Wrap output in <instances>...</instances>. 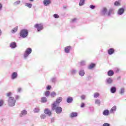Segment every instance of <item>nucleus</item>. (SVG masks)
Returning a JSON list of instances; mask_svg holds the SVG:
<instances>
[{
    "label": "nucleus",
    "mask_w": 126,
    "mask_h": 126,
    "mask_svg": "<svg viewBox=\"0 0 126 126\" xmlns=\"http://www.w3.org/2000/svg\"><path fill=\"white\" fill-rule=\"evenodd\" d=\"M18 29V27H16L15 28H14L13 30L11 31V33L12 34H14L16 32H17V30Z\"/></svg>",
    "instance_id": "nucleus-32"
},
{
    "label": "nucleus",
    "mask_w": 126,
    "mask_h": 126,
    "mask_svg": "<svg viewBox=\"0 0 126 126\" xmlns=\"http://www.w3.org/2000/svg\"><path fill=\"white\" fill-rule=\"evenodd\" d=\"M47 101L48 99L45 96L42 97L40 100V102L43 103H47Z\"/></svg>",
    "instance_id": "nucleus-25"
},
{
    "label": "nucleus",
    "mask_w": 126,
    "mask_h": 126,
    "mask_svg": "<svg viewBox=\"0 0 126 126\" xmlns=\"http://www.w3.org/2000/svg\"><path fill=\"white\" fill-rule=\"evenodd\" d=\"M117 79V80H120V79H121V76L118 77Z\"/></svg>",
    "instance_id": "nucleus-57"
},
{
    "label": "nucleus",
    "mask_w": 126,
    "mask_h": 126,
    "mask_svg": "<svg viewBox=\"0 0 126 126\" xmlns=\"http://www.w3.org/2000/svg\"><path fill=\"white\" fill-rule=\"evenodd\" d=\"M3 105V100H0V107H2Z\"/></svg>",
    "instance_id": "nucleus-45"
},
{
    "label": "nucleus",
    "mask_w": 126,
    "mask_h": 126,
    "mask_svg": "<svg viewBox=\"0 0 126 126\" xmlns=\"http://www.w3.org/2000/svg\"><path fill=\"white\" fill-rule=\"evenodd\" d=\"M20 98V96L19 95H16L15 96V99L16 100H19V98Z\"/></svg>",
    "instance_id": "nucleus-51"
},
{
    "label": "nucleus",
    "mask_w": 126,
    "mask_h": 126,
    "mask_svg": "<svg viewBox=\"0 0 126 126\" xmlns=\"http://www.w3.org/2000/svg\"><path fill=\"white\" fill-rule=\"evenodd\" d=\"M70 50H71V46H68L64 48V52L66 54H68L70 52Z\"/></svg>",
    "instance_id": "nucleus-16"
},
{
    "label": "nucleus",
    "mask_w": 126,
    "mask_h": 126,
    "mask_svg": "<svg viewBox=\"0 0 126 126\" xmlns=\"http://www.w3.org/2000/svg\"><path fill=\"white\" fill-rule=\"evenodd\" d=\"M57 80L58 79L57 78V76H54L50 79V82L55 84L57 82Z\"/></svg>",
    "instance_id": "nucleus-17"
},
{
    "label": "nucleus",
    "mask_w": 126,
    "mask_h": 126,
    "mask_svg": "<svg viewBox=\"0 0 126 126\" xmlns=\"http://www.w3.org/2000/svg\"><path fill=\"white\" fill-rule=\"evenodd\" d=\"M81 65H85V61H82L80 63Z\"/></svg>",
    "instance_id": "nucleus-48"
},
{
    "label": "nucleus",
    "mask_w": 126,
    "mask_h": 126,
    "mask_svg": "<svg viewBox=\"0 0 126 126\" xmlns=\"http://www.w3.org/2000/svg\"><path fill=\"white\" fill-rule=\"evenodd\" d=\"M2 9V4L0 3V11Z\"/></svg>",
    "instance_id": "nucleus-53"
},
{
    "label": "nucleus",
    "mask_w": 126,
    "mask_h": 126,
    "mask_svg": "<svg viewBox=\"0 0 126 126\" xmlns=\"http://www.w3.org/2000/svg\"><path fill=\"white\" fill-rule=\"evenodd\" d=\"M34 27L36 29L37 32H40L44 29V25L43 24H36Z\"/></svg>",
    "instance_id": "nucleus-5"
},
{
    "label": "nucleus",
    "mask_w": 126,
    "mask_h": 126,
    "mask_svg": "<svg viewBox=\"0 0 126 126\" xmlns=\"http://www.w3.org/2000/svg\"><path fill=\"white\" fill-rule=\"evenodd\" d=\"M51 94V92L50 91H46L45 93V96L46 97H49Z\"/></svg>",
    "instance_id": "nucleus-35"
},
{
    "label": "nucleus",
    "mask_w": 126,
    "mask_h": 126,
    "mask_svg": "<svg viewBox=\"0 0 126 126\" xmlns=\"http://www.w3.org/2000/svg\"><path fill=\"white\" fill-rule=\"evenodd\" d=\"M70 73L71 75H72L73 76H74V75H75V74L77 73V70L74 68H72L70 70Z\"/></svg>",
    "instance_id": "nucleus-15"
},
{
    "label": "nucleus",
    "mask_w": 126,
    "mask_h": 126,
    "mask_svg": "<svg viewBox=\"0 0 126 126\" xmlns=\"http://www.w3.org/2000/svg\"><path fill=\"white\" fill-rule=\"evenodd\" d=\"M78 115V114L77 113V112H72L69 115V117L70 118L72 119V118H76V117H77Z\"/></svg>",
    "instance_id": "nucleus-20"
},
{
    "label": "nucleus",
    "mask_w": 126,
    "mask_h": 126,
    "mask_svg": "<svg viewBox=\"0 0 126 126\" xmlns=\"http://www.w3.org/2000/svg\"><path fill=\"white\" fill-rule=\"evenodd\" d=\"M52 3V1L51 0H44L43 1V4L44 6H48L49 4Z\"/></svg>",
    "instance_id": "nucleus-11"
},
{
    "label": "nucleus",
    "mask_w": 126,
    "mask_h": 126,
    "mask_svg": "<svg viewBox=\"0 0 126 126\" xmlns=\"http://www.w3.org/2000/svg\"><path fill=\"white\" fill-rule=\"evenodd\" d=\"M50 96L51 98H55L57 96V93L55 92H52L50 93Z\"/></svg>",
    "instance_id": "nucleus-29"
},
{
    "label": "nucleus",
    "mask_w": 126,
    "mask_h": 126,
    "mask_svg": "<svg viewBox=\"0 0 126 126\" xmlns=\"http://www.w3.org/2000/svg\"><path fill=\"white\" fill-rule=\"evenodd\" d=\"M76 20H77V19L76 18L72 19L71 21L72 23H74V22H76Z\"/></svg>",
    "instance_id": "nucleus-49"
},
{
    "label": "nucleus",
    "mask_w": 126,
    "mask_h": 126,
    "mask_svg": "<svg viewBox=\"0 0 126 126\" xmlns=\"http://www.w3.org/2000/svg\"><path fill=\"white\" fill-rule=\"evenodd\" d=\"M81 99H82V100H84L85 99V95H82L81 96Z\"/></svg>",
    "instance_id": "nucleus-55"
},
{
    "label": "nucleus",
    "mask_w": 126,
    "mask_h": 126,
    "mask_svg": "<svg viewBox=\"0 0 126 126\" xmlns=\"http://www.w3.org/2000/svg\"><path fill=\"white\" fill-rule=\"evenodd\" d=\"M125 8L121 7L119 8L117 11V14L118 15H123L125 13Z\"/></svg>",
    "instance_id": "nucleus-7"
},
{
    "label": "nucleus",
    "mask_w": 126,
    "mask_h": 126,
    "mask_svg": "<svg viewBox=\"0 0 126 126\" xmlns=\"http://www.w3.org/2000/svg\"><path fill=\"white\" fill-rule=\"evenodd\" d=\"M1 33H2L1 30H0V36H1Z\"/></svg>",
    "instance_id": "nucleus-59"
},
{
    "label": "nucleus",
    "mask_w": 126,
    "mask_h": 126,
    "mask_svg": "<svg viewBox=\"0 0 126 126\" xmlns=\"http://www.w3.org/2000/svg\"><path fill=\"white\" fill-rule=\"evenodd\" d=\"M11 95H12V93H11V92H9L7 94H6V96L7 97H11V96H11Z\"/></svg>",
    "instance_id": "nucleus-42"
},
{
    "label": "nucleus",
    "mask_w": 126,
    "mask_h": 126,
    "mask_svg": "<svg viewBox=\"0 0 126 126\" xmlns=\"http://www.w3.org/2000/svg\"><path fill=\"white\" fill-rule=\"evenodd\" d=\"M10 47L11 49H15L17 47V44L15 42H12L10 44Z\"/></svg>",
    "instance_id": "nucleus-14"
},
{
    "label": "nucleus",
    "mask_w": 126,
    "mask_h": 126,
    "mask_svg": "<svg viewBox=\"0 0 126 126\" xmlns=\"http://www.w3.org/2000/svg\"><path fill=\"white\" fill-rule=\"evenodd\" d=\"M44 113L45 115H47V116H52V112L49 108H45L44 110Z\"/></svg>",
    "instance_id": "nucleus-9"
},
{
    "label": "nucleus",
    "mask_w": 126,
    "mask_h": 126,
    "mask_svg": "<svg viewBox=\"0 0 126 126\" xmlns=\"http://www.w3.org/2000/svg\"><path fill=\"white\" fill-rule=\"evenodd\" d=\"M40 112V108L39 107H36L33 109V113L35 114H38Z\"/></svg>",
    "instance_id": "nucleus-28"
},
{
    "label": "nucleus",
    "mask_w": 126,
    "mask_h": 126,
    "mask_svg": "<svg viewBox=\"0 0 126 126\" xmlns=\"http://www.w3.org/2000/svg\"><path fill=\"white\" fill-rule=\"evenodd\" d=\"M95 65H96L94 63H91L89 66V69H92V68H94V67H95Z\"/></svg>",
    "instance_id": "nucleus-31"
},
{
    "label": "nucleus",
    "mask_w": 126,
    "mask_h": 126,
    "mask_svg": "<svg viewBox=\"0 0 126 126\" xmlns=\"http://www.w3.org/2000/svg\"><path fill=\"white\" fill-rule=\"evenodd\" d=\"M109 114H110V111L107 109H105L103 112V116H108Z\"/></svg>",
    "instance_id": "nucleus-27"
},
{
    "label": "nucleus",
    "mask_w": 126,
    "mask_h": 126,
    "mask_svg": "<svg viewBox=\"0 0 126 126\" xmlns=\"http://www.w3.org/2000/svg\"><path fill=\"white\" fill-rule=\"evenodd\" d=\"M53 17H54V18H60V16L59 15H58V14H54Z\"/></svg>",
    "instance_id": "nucleus-43"
},
{
    "label": "nucleus",
    "mask_w": 126,
    "mask_h": 126,
    "mask_svg": "<svg viewBox=\"0 0 126 126\" xmlns=\"http://www.w3.org/2000/svg\"><path fill=\"white\" fill-rule=\"evenodd\" d=\"M52 111H55L56 114H62L63 112V108L60 106H57L55 104L52 105Z\"/></svg>",
    "instance_id": "nucleus-3"
},
{
    "label": "nucleus",
    "mask_w": 126,
    "mask_h": 126,
    "mask_svg": "<svg viewBox=\"0 0 126 126\" xmlns=\"http://www.w3.org/2000/svg\"><path fill=\"white\" fill-rule=\"evenodd\" d=\"M115 53V49L114 48H110L108 50V54L110 56L113 55Z\"/></svg>",
    "instance_id": "nucleus-21"
},
{
    "label": "nucleus",
    "mask_w": 126,
    "mask_h": 126,
    "mask_svg": "<svg viewBox=\"0 0 126 126\" xmlns=\"http://www.w3.org/2000/svg\"><path fill=\"white\" fill-rule=\"evenodd\" d=\"M120 94L121 95H123L124 93H125V89L124 88H122L120 89V91L119 92Z\"/></svg>",
    "instance_id": "nucleus-37"
},
{
    "label": "nucleus",
    "mask_w": 126,
    "mask_h": 126,
    "mask_svg": "<svg viewBox=\"0 0 126 126\" xmlns=\"http://www.w3.org/2000/svg\"><path fill=\"white\" fill-rule=\"evenodd\" d=\"M102 126H111L109 123H104L103 124Z\"/></svg>",
    "instance_id": "nucleus-46"
},
{
    "label": "nucleus",
    "mask_w": 126,
    "mask_h": 126,
    "mask_svg": "<svg viewBox=\"0 0 126 126\" xmlns=\"http://www.w3.org/2000/svg\"><path fill=\"white\" fill-rule=\"evenodd\" d=\"M21 90H22L21 88H18L17 92H18L19 93H20V92H21Z\"/></svg>",
    "instance_id": "nucleus-54"
},
{
    "label": "nucleus",
    "mask_w": 126,
    "mask_h": 126,
    "mask_svg": "<svg viewBox=\"0 0 126 126\" xmlns=\"http://www.w3.org/2000/svg\"><path fill=\"white\" fill-rule=\"evenodd\" d=\"M25 6H27V7H29V8H31V7H32V3H26L25 4Z\"/></svg>",
    "instance_id": "nucleus-36"
},
{
    "label": "nucleus",
    "mask_w": 126,
    "mask_h": 126,
    "mask_svg": "<svg viewBox=\"0 0 126 126\" xmlns=\"http://www.w3.org/2000/svg\"><path fill=\"white\" fill-rule=\"evenodd\" d=\"M117 111V107L116 106H113L111 110L109 111V112L110 114H113V113H115Z\"/></svg>",
    "instance_id": "nucleus-26"
},
{
    "label": "nucleus",
    "mask_w": 126,
    "mask_h": 126,
    "mask_svg": "<svg viewBox=\"0 0 126 126\" xmlns=\"http://www.w3.org/2000/svg\"><path fill=\"white\" fill-rule=\"evenodd\" d=\"M40 117L42 120H45V119H46V118H47V115H46L45 114H42L40 115Z\"/></svg>",
    "instance_id": "nucleus-33"
},
{
    "label": "nucleus",
    "mask_w": 126,
    "mask_h": 126,
    "mask_svg": "<svg viewBox=\"0 0 126 126\" xmlns=\"http://www.w3.org/2000/svg\"><path fill=\"white\" fill-rule=\"evenodd\" d=\"M63 8H66V7H63Z\"/></svg>",
    "instance_id": "nucleus-61"
},
{
    "label": "nucleus",
    "mask_w": 126,
    "mask_h": 126,
    "mask_svg": "<svg viewBox=\"0 0 126 126\" xmlns=\"http://www.w3.org/2000/svg\"><path fill=\"white\" fill-rule=\"evenodd\" d=\"M62 101H63V97H59L56 99V101L53 102L52 105H56L57 106V105H58V104H60Z\"/></svg>",
    "instance_id": "nucleus-6"
},
{
    "label": "nucleus",
    "mask_w": 126,
    "mask_h": 126,
    "mask_svg": "<svg viewBox=\"0 0 126 126\" xmlns=\"http://www.w3.org/2000/svg\"><path fill=\"white\" fill-rule=\"evenodd\" d=\"M115 6H120L121 5V2L119 1H115L114 2Z\"/></svg>",
    "instance_id": "nucleus-34"
},
{
    "label": "nucleus",
    "mask_w": 126,
    "mask_h": 126,
    "mask_svg": "<svg viewBox=\"0 0 126 126\" xmlns=\"http://www.w3.org/2000/svg\"><path fill=\"white\" fill-rule=\"evenodd\" d=\"M89 110H90L91 113H93V112H94V107H90L89 108Z\"/></svg>",
    "instance_id": "nucleus-41"
},
{
    "label": "nucleus",
    "mask_w": 126,
    "mask_h": 126,
    "mask_svg": "<svg viewBox=\"0 0 126 126\" xmlns=\"http://www.w3.org/2000/svg\"><path fill=\"white\" fill-rule=\"evenodd\" d=\"M84 107H85V103H82L81 105V108H84Z\"/></svg>",
    "instance_id": "nucleus-52"
},
{
    "label": "nucleus",
    "mask_w": 126,
    "mask_h": 126,
    "mask_svg": "<svg viewBox=\"0 0 126 126\" xmlns=\"http://www.w3.org/2000/svg\"><path fill=\"white\" fill-rule=\"evenodd\" d=\"M100 96L99 93H95L94 94V98H98Z\"/></svg>",
    "instance_id": "nucleus-38"
},
{
    "label": "nucleus",
    "mask_w": 126,
    "mask_h": 126,
    "mask_svg": "<svg viewBox=\"0 0 126 126\" xmlns=\"http://www.w3.org/2000/svg\"><path fill=\"white\" fill-rule=\"evenodd\" d=\"M26 115H27V110L24 109L21 112L19 116L21 118L23 116H26Z\"/></svg>",
    "instance_id": "nucleus-19"
},
{
    "label": "nucleus",
    "mask_w": 126,
    "mask_h": 126,
    "mask_svg": "<svg viewBox=\"0 0 126 126\" xmlns=\"http://www.w3.org/2000/svg\"><path fill=\"white\" fill-rule=\"evenodd\" d=\"M114 74H115V72H114L113 70H109L107 72V75H108V76H113Z\"/></svg>",
    "instance_id": "nucleus-23"
},
{
    "label": "nucleus",
    "mask_w": 126,
    "mask_h": 126,
    "mask_svg": "<svg viewBox=\"0 0 126 126\" xmlns=\"http://www.w3.org/2000/svg\"><path fill=\"white\" fill-rule=\"evenodd\" d=\"M108 9L106 7H103L100 11V14L102 16H104L106 14L107 15V11Z\"/></svg>",
    "instance_id": "nucleus-8"
},
{
    "label": "nucleus",
    "mask_w": 126,
    "mask_h": 126,
    "mask_svg": "<svg viewBox=\"0 0 126 126\" xmlns=\"http://www.w3.org/2000/svg\"><path fill=\"white\" fill-rule=\"evenodd\" d=\"M92 78V77H91V76H88L87 77L86 80H90V79H91Z\"/></svg>",
    "instance_id": "nucleus-47"
},
{
    "label": "nucleus",
    "mask_w": 126,
    "mask_h": 126,
    "mask_svg": "<svg viewBox=\"0 0 126 126\" xmlns=\"http://www.w3.org/2000/svg\"><path fill=\"white\" fill-rule=\"evenodd\" d=\"M18 76V74H17V72H14L12 73L11 75V78L13 80L14 79H16Z\"/></svg>",
    "instance_id": "nucleus-10"
},
{
    "label": "nucleus",
    "mask_w": 126,
    "mask_h": 126,
    "mask_svg": "<svg viewBox=\"0 0 126 126\" xmlns=\"http://www.w3.org/2000/svg\"><path fill=\"white\" fill-rule=\"evenodd\" d=\"M111 14H115L114 9H110L107 13V16H111Z\"/></svg>",
    "instance_id": "nucleus-13"
},
{
    "label": "nucleus",
    "mask_w": 126,
    "mask_h": 126,
    "mask_svg": "<svg viewBox=\"0 0 126 126\" xmlns=\"http://www.w3.org/2000/svg\"><path fill=\"white\" fill-rule=\"evenodd\" d=\"M51 89H52V86H50V85H48L46 87V90H48V91L51 90Z\"/></svg>",
    "instance_id": "nucleus-44"
},
{
    "label": "nucleus",
    "mask_w": 126,
    "mask_h": 126,
    "mask_svg": "<svg viewBox=\"0 0 126 126\" xmlns=\"http://www.w3.org/2000/svg\"><path fill=\"white\" fill-rule=\"evenodd\" d=\"M29 34V32H28V30L27 29H23L20 32V36L21 38H23V39L27 38V37H28Z\"/></svg>",
    "instance_id": "nucleus-1"
},
{
    "label": "nucleus",
    "mask_w": 126,
    "mask_h": 126,
    "mask_svg": "<svg viewBox=\"0 0 126 126\" xmlns=\"http://www.w3.org/2000/svg\"><path fill=\"white\" fill-rule=\"evenodd\" d=\"M85 3V0H80L79 5L80 6H82V5H84Z\"/></svg>",
    "instance_id": "nucleus-30"
},
{
    "label": "nucleus",
    "mask_w": 126,
    "mask_h": 126,
    "mask_svg": "<svg viewBox=\"0 0 126 126\" xmlns=\"http://www.w3.org/2000/svg\"><path fill=\"white\" fill-rule=\"evenodd\" d=\"M66 102L68 104H71L73 102V98L71 96H68L66 99Z\"/></svg>",
    "instance_id": "nucleus-18"
},
{
    "label": "nucleus",
    "mask_w": 126,
    "mask_h": 126,
    "mask_svg": "<svg viewBox=\"0 0 126 126\" xmlns=\"http://www.w3.org/2000/svg\"><path fill=\"white\" fill-rule=\"evenodd\" d=\"M110 92L113 94L116 93L117 92V88L114 86L112 87L110 89Z\"/></svg>",
    "instance_id": "nucleus-24"
},
{
    "label": "nucleus",
    "mask_w": 126,
    "mask_h": 126,
    "mask_svg": "<svg viewBox=\"0 0 126 126\" xmlns=\"http://www.w3.org/2000/svg\"><path fill=\"white\" fill-rule=\"evenodd\" d=\"M114 80L112 78H108L106 79V83L107 84H112Z\"/></svg>",
    "instance_id": "nucleus-22"
},
{
    "label": "nucleus",
    "mask_w": 126,
    "mask_h": 126,
    "mask_svg": "<svg viewBox=\"0 0 126 126\" xmlns=\"http://www.w3.org/2000/svg\"><path fill=\"white\" fill-rule=\"evenodd\" d=\"M119 71H120V69H119L118 68H117L116 70V72H119Z\"/></svg>",
    "instance_id": "nucleus-58"
},
{
    "label": "nucleus",
    "mask_w": 126,
    "mask_h": 126,
    "mask_svg": "<svg viewBox=\"0 0 126 126\" xmlns=\"http://www.w3.org/2000/svg\"><path fill=\"white\" fill-rule=\"evenodd\" d=\"M32 53V48L30 47L27 48L24 54V59L25 60H27V59L29 57V56Z\"/></svg>",
    "instance_id": "nucleus-4"
},
{
    "label": "nucleus",
    "mask_w": 126,
    "mask_h": 126,
    "mask_svg": "<svg viewBox=\"0 0 126 126\" xmlns=\"http://www.w3.org/2000/svg\"><path fill=\"white\" fill-rule=\"evenodd\" d=\"M30 1H34V0H29Z\"/></svg>",
    "instance_id": "nucleus-60"
},
{
    "label": "nucleus",
    "mask_w": 126,
    "mask_h": 126,
    "mask_svg": "<svg viewBox=\"0 0 126 126\" xmlns=\"http://www.w3.org/2000/svg\"><path fill=\"white\" fill-rule=\"evenodd\" d=\"M19 3H20V1L19 0L16 1L14 2V4H15L16 5L17 4H19Z\"/></svg>",
    "instance_id": "nucleus-50"
},
{
    "label": "nucleus",
    "mask_w": 126,
    "mask_h": 126,
    "mask_svg": "<svg viewBox=\"0 0 126 126\" xmlns=\"http://www.w3.org/2000/svg\"><path fill=\"white\" fill-rule=\"evenodd\" d=\"M90 8H91V9H95L96 8V6L92 4L90 6Z\"/></svg>",
    "instance_id": "nucleus-39"
},
{
    "label": "nucleus",
    "mask_w": 126,
    "mask_h": 126,
    "mask_svg": "<svg viewBox=\"0 0 126 126\" xmlns=\"http://www.w3.org/2000/svg\"><path fill=\"white\" fill-rule=\"evenodd\" d=\"M78 73H79V75L80 76H81V77H83V76H84V75H85V71L83 69H80Z\"/></svg>",
    "instance_id": "nucleus-12"
},
{
    "label": "nucleus",
    "mask_w": 126,
    "mask_h": 126,
    "mask_svg": "<svg viewBox=\"0 0 126 126\" xmlns=\"http://www.w3.org/2000/svg\"><path fill=\"white\" fill-rule=\"evenodd\" d=\"M15 103H16V100L14 97H9L8 99V104L9 107H14L15 106Z\"/></svg>",
    "instance_id": "nucleus-2"
},
{
    "label": "nucleus",
    "mask_w": 126,
    "mask_h": 126,
    "mask_svg": "<svg viewBox=\"0 0 126 126\" xmlns=\"http://www.w3.org/2000/svg\"><path fill=\"white\" fill-rule=\"evenodd\" d=\"M101 103V101L99 99H96L95 101V104L98 105V104H100Z\"/></svg>",
    "instance_id": "nucleus-40"
},
{
    "label": "nucleus",
    "mask_w": 126,
    "mask_h": 126,
    "mask_svg": "<svg viewBox=\"0 0 126 126\" xmlns=\"http://www.w3.org/2000/svg\"><path fill=\"white\" fill-rule=\"evenodd\" d=\"M54 121H55V120H54V118L51 119V123H54Z\"/></svg>",
    "instance_id": "nucleus-56"
}]
</instances>
